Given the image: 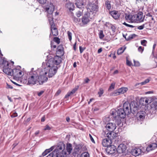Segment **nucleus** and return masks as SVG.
I'll use <instances>...</instances> for the list:
<instances>
[{
  "label": "nucleus",
  "instance_id": "nucleus-1",
  "mask_svg": "<svg viewBox=\"0 0 157 157\" xmlns=\"http://www.w3.org/2000/svg\"><path fill=\"white\" fill-rule=\"evenodd\" d=\"M61 62V57L57 56L46 60L42 63L43 68L39 69L36 71H30L28 83L34 85L39 82L40 85H42L47 81L48 76L52 77L55 75L58 69L57 65Z\"/></svg>",
  "mask_w": 157,
  "mask_h": 157
},
{
  "label": "nucleus",
  "instance_id": "nucleus-2",
  "mask_svg": "<svg viewBox=\"0 0 157 157\" xmlns=\"http://www.w3.org/2000/svg\"><path fill=\"white\" fill-rule=\"evenodd\" d=\"M65 145L62 142H60L55 149L51 153L49 154L47 157H59L63 156L66 155V152L64 151Z\"/></svg>",
  "mask_w": 157,
  "mask_h": 157
},
{
  "label": "nucleus",
  "instance_id": "nucleus-3",
  "mask_svg": "<svg viewBox=\"0 0 157 157\" xmlns=\"http://www.w3.org/2000/svg\"><path fill=\"white\" fill-rule=\"evenodd\" d=\"M145 16L143 13L140 12L133 15L130 14H125V18L126 20L132 22L141 23L144 21Z\"/></svg>",
  "mask_w": 157,
  "mask_h": 157
},
{
  "label": "nucleus",
  "instance_id": "nucleus-4",
  "mask_svg": "<svg viewBox=\"0 0 157 157\" xmlns=\"http://www.w3.org/2000/svg\"><path fill=\"white\" fill-rule=\"evenodd\" d=\"M1 67L2 68L4 72L8 75L12 76L13 73L12 72L13 70L11 68V66L6 59H3L2 62Z\"/></svg>",
  "mask_w": 157,
  "mask_h": 157
},
{
  "label": "nucleus",
  "instance_id": "nucleus-5",
  "mask_svg": "<svg viewBox=\"0 0 157 157\" xmlns=\"http://www.w3.org/2000/svg\"><path fill=\"white\" fill-rule=\"evenodd\" d=\"M112 115L115 118H117V117L124 118L125 117L126 115L127 114L126 112H125V110L121 108L117 109L116 112L112 111Z\"/></svg>",
  "mask_w": 157,
  "mask_h": 157
},
{
  "label": "nucleus",
  "instance_id": "nucleus-6",
  "mask_svg": "<svg viewBox=\"0 0 157 157\" xmlns=\"http://www.w3.org/2000/svg\"><path fill=\"white\" fill-rule=\"evenodd\" d=\"M94 17V15L92 16L90 13L85 14L82 18V26H84L87 24L90 21V19H93Z\"/></svg>",
  "mask_w": 157,
  "mask_h": 157
},
{
  "label": "nucleus",
  "instance_id": "nucleus-7",
  "mask_svg": "<svg viewBox=\"0 0 157 157\" xmlns=\"http://www.w3.org/2000/svg\"><path fill=\"white\" fill-rule=\"evenodd\" d=\"M88 10L92 13H91V15L92 16H93V15L94 14L95 16V13L98 10V6L97 5V3L90 4L88 7Z\"/></svg>",
  "mask_w": 157,
  "mask_h": 157
},
{
  "label": "nucleus",
  "instance_id": "nucleus-8",
  "mask_svg": "<svg viewBox=\"0 0 157 157\" xmlns=\"http://www.w3.org/2000/svg\"><path fill=\"white\" fill-rule=\"evenodd\" d=\"M106 151L108 154L114 156L117 153V148L114 145H110L107 147Z\"/></svg>",
  "mask_w": 157,
  "mask_h": 157
},
{
  "label": "nucleus",
  "instance_id": "nucleus-9",
  "mask_svg": "<svg viewBox=\"0 0 157 157\" xmlns=\"http://www.w3.org/2000/svg\"><path fill=\"white\" fill-rule=\"evenodd\" d=\"M49 24L51 27V31L52 35L54 36H56L58 34L57 29L55 27V24L54 23L53 20L51 18L49 20Z\"/></svg>",
  "mask_w": 157,
  "mask_h": 157
},
{
  "label": "nucleus",
  "instance_id": "nucleus-10",
  "mask_svg": "<svg viewBox=\"0 0 157 157\" xmlns=\"http://www.w3.org/2000/svg\"><path fill=\"white\" fill-rule=\"evenodd\" d=\"M153 101V99L151 97L142 98L140 100V103L143 105H146Z\"/></svg>",
  "mask_w": 157,
  "mask_h": 157
},
{
  "label": "nucleus",
  "instance_id": "nucleus-11",
  "mask_svg": "<svg viewBox=\"0 0 157 157\" xmlns=\"http://www.w3.org/2000/svg\"><path fill=\"white\" fill-rule=\"evenodd\" d=\"M21 68L20 66H18L17 68H15L12 70V76L13 75L17 78L21 77L22 76V71L20 69Z\"/></svg>",
  "mask_w": 157,
  "mask_h": 157
},
{
  "label": "nucleus",
  "instance_id": "nucleus-12",
  "mask_svg": "<svg viewBox=\"0 0 157 157\" xmlns=\"http://www.w3.org/2000/svg\"><path fill=\"white\" fill-rule=\"evenodd\" d=\"M54 9V6L52 4H51L49 6L46 7V11L47 12L48 14V21L51 17L53 20L52 17V13Z\"/></svg>",
  "mask_w": 157,
  "mask_h": 157
},
{
  "label": "nucleus",
  "instance_id": "nucleus-13",
  "mask_svg": "<svg viewBox=\"0 0 157 157\" xmlns=\"http://www.w3.org/2000/svg\"><path fill=\"white\" fill-rule=\"evenodd\" d=\"M128 90V89L126 87L121 88L118 89L117 90L115 91L112 95L113 96L118 95L125 93Z\"/></svg>",
  "mask_w": 157,
  "mask_h": 157
},
{
  "label": "nucleus",
  "instance_id": "nucleus-14",
  "mask_svg": "<svg viewBox=\"0 0 157 157\" xmlns=\"http://www.w3.org/2000/svg\"><path fill=\"white\" fill-rule=\"evenodd\" d=\"M109 132L113 131L116 128V124L113 123H109L105 126Z\"/></svg>",
  "mask_w": 157,
  "mask_h": 157
},
{
  "label": "nucleus",
  "instance_id": "nucleus-15",
  "mask_svg": "<svg viewBox=\"0 0 157 157\" xmlns=\"http://www.w3.org/2000/svg\"><path fill=\"white\" fill-rule=\"evenodd\" d=\"M130 107L131 104H130L128 102H126L124 103L123 109L125 110V112H126L127 115L129 114L131 112Z\"/></svg>",
  "mask_w": 157,
  "mask_h": 157
},
{
  "label": "nucleus",
  "instance_id": "nucleus-16",
  "mask_svg": "<svg viewBox=\"0 0 157 157\" xmlns=\"http://www.w3.org/2000/svg\"><path fill=\"white\" fill-rule=\"evenodd\" d=\"M126 149V146L124 144H121L117 149V152L119 154L124 153Z\"/></svg>",
  "mask_w": 157,
  "mask_h": 157
},
{
  "label": "nucleus",
  "instance_id": "nucleus-17",
  "mask_svg": "<svg viewBox=\"0 0 157 157\" xmlns=\"http://www.w3.org/2000/svg\"><path fill=\"white\" fill-rule=\"evenodd\" d=\"M82 147L81 145H77L75 146L74 149V152L73 153L74 155L75 156L76 155H79L80 154L81 152L82 148Z\"/></svg>",
  "mask_w": 157,
  "mask_h": 157
},
{
  "label": "nucleus",
  "instance_id": "nucleus-18",
  "mask_svg": "<svg viewBox=\"0 0 157 157\" xmlns=\"http://www.w3.org/2000/svg\"><path fill=\"white\" fill-rule=\"evenodd\" d=\"M142 152L141 148H139L132 149L131 151L132 154L135 156H138Z\"/></svg>",
  "mask_w": 157,
  "mask_h": 157
},
{
  "label": "nucleus",
  "instance_id": "nucleus-19",
  "mask_svg": "<svg viewBox=\"0 0 157 157\" xmlns=\"http://www.w3.org/2000/svg\"><path fill=\"white\" fill-rule=\"evenodd\" d=\"M117 136V135L116 133L113 131H109L106 134V136L111 141L115 139Z\"/></svg>",
  "mask_w": 157,
  "mask_h": 157
},
{
  "label": "nucleus",
  "instance_id": "nucleus-20",
  "mask_svg": "<svg viewBox=\"0 0 157 157\" xmlns=\"http://www.w3.org/2000/svg\"><path fill=\"white\" fill-rule=\"evenodd\" d=\"M112 143V141L108 138L104 139L102 142V144L104 147H108Z\"/></svg>",
  "mask_w": 157,
  "mask_h": 157
},
{
  "label": "nucleus",
  "instance_id": "nucleus-21",
  "mask_svg": "<svg viewBox=\"0 0 157 157\" xmlns=\"http://www.w3.org/2000/svg\"><path fill=\"white\" fill-rule=\"evenodd\" d=\"M110 14L115 19H118L120 16V13L116 11H112L110 12Z\"/></svg>",
  "mask_w": 157,
  "mask_h": 157
},
{
  "label": "nucleus",
  "instance_id": "nucleus-22",
  "mask_svg": "<svg viewBox=\"0 0 157 157\" xmlns=\"http://www.w3.org/2000/svg\"><path fill=\"white\" fill-rule=\"evenodd\" d=\"M157 147V144L155 143H152L149 145L147 147V151H149L154 149Z\"/></svg>",
  "mask_w": 157,
  "mask_h": 157
},
{
  "label": "nucleus",
  "instance_id": "nucleus-23",
  "mask_svg": "<svg viewBox=\"0 0 157 157\" xmlns=\"http://www.w3.org/2000/svg\"><path fill=\"white\" fill-rule=\"evenodd\" d=\"M57 53L60 56H62L64 54L63 48L62 45H59L57 48Z\"/></svg>",
  "mask_w": 157,
  "mask_h": 157
},
{
  "label": "nucleus",
  "instance_id": "nucleus-24",
  "mask_svg": "<svg viewBox=\"0 0 157 157\" xmlns=\"http://www.w3.org/2000/svg\"><path fill=\"white\" fill-rule=\"evenodd\" d=\"M65 6L68 8L70 11H73L75 7L74 4L70 2H68L66 3L65 5Z\"/></svg>",
  "mask_w": 157,
  "mask_h": 157
},
{
  "label": "nucleus",
  "instance_id": "nucleus-25",
  "mask_svg": "<svg viewBox=\"0 0 157 157\" xmlns=\"http://www.w3.org/2000/svg\"><path fill=\"white\" fill-rule=\"evenodd\" d=\"M75 5L77 7L79 8H81L84 5L82 0H75Z\"/></svg>",
  "mask_w": 157,
  "mask_h": 157
},
{
  "label": "nucleus",
  "instance_id": "nucleus-26",
  "mask_svg": "<svg viewBox=\"0 0 157 157\" xmlns=\"http://www.w3.org/2000/svg\"><path fill=\"white\" fill-rule=\"evenodd\" d=\"M78 88V87H75L71 91L68 92L65 96L66 98H68L70 95L73 94L77 90Z\"/></svg>",
  "mask_w": 157,
  "mask_h": 157
},
{
  "label": "nucleus",
  "instance_id": "nucleus-27",
  "mask_svg": "<svg viewBox=\"0 0 157 157\" xmlns=\"http://www.w3.org/2000/svg\"><path fill=\"white\" fill-rule=\"evenodd\" d=\"M131 112L132 111L135 112L138 109V105L137 103L135 104L134 103L133 104H131Z\"/></svg>",
  "mask_w": 157,
  "mask_h": 157
},
{
  "label": "nucleus",
  "instance_id": "nucleus-28",
  "mask_svg": "<svg viewBox=\"0 0 157 157\" xmlns=\"http://www.w3.org/2000/svg\"><path fill=\"white\" fill-rule=\"evenodd\" d=\"M55 148V146H52L51 148L49 149H46L44 151L42 154V155H41V157H43L46 155H47L48 153L50 152L51 151H52L54 148Z\"/></svg>",
  "mask_w": 157,
  "mask_h": 157
},
{
  "label": "nucleus",
  "instance_id": "nucleus-29",
  "mask_svg": "<svg viewBox=\"0 0 157 157\" xmlns=\"http://www.w3.org/2000/svg\"><path fill=\"white\" fill-rule=\"evenodd\" d=\"M72 149V145L70 144H67L66 150L68 154H70Z\"/></svg>",
  "mask_w": 157,
  "mask_h": 157
},
{
  "label": "nucleus",
  "instance_id": "nucleus-30",
  "mask_svg": "<svg viewBox=\"0 0 157 157\" xmlns=\"http://www.w3.org/2000/svg\"><path fill=\"white\" fill-rule=\"evenodd\" d=\"M151 109L156 110L157 109V101H154L152 103L151 105Z\"/></svg>",
  "mask_w": 157,
  "mask_h": 157
},
{
  "label": "nucleus",
  "instance_id": "nucleus-31",
  "mask_svg": "<svg viewBox=\"0 0 157 157\" xmlns=\"http://www.w3.org/2000/svg\"><path fill=\"white\" fill-rule=\"evenodd\" d=\"M126 49L125 47H121L117 51V54L118 55H120L122 53L125 49Z\"/></svg>",
  "mask_w": 157,
  "mask_h": 157
},
{
  "label": "nucleus",
  "instance_id": "nucleus-32",
  "mask_svg": "<svg viewBox=\"0 0 157 157\" xmlns=\"http://www.w3.org/2000/svg\"><path fill=\"white\" fill-rule=\"evenodd\" d=\"M149 82V80L148 79H147L144 81L143 82H142L140 83H136V86L137 85H144L147 83H148Z\"/></svg>",
  "mask_w": 157,
  "mask_h": 157
},
{
  "label": "nucleus",
  "instance_id": "nucleus-33",
  "mask_svg": "<svg viewBox=\"0 0 157 157\" xmlns=\"http://www.w3.org/2000/svg\"><path fill=\"white\" fill-rule=\"evenodd\" d=\"M72 19L74 22L75 23H78L80 21V19L77 18L75 16H73L72 17Z\"/></svg>",
  "mask_w": 157,
  "mask_h": 157
},
{
  "label": "nucleus",
  "instance_id": "nucleus-34",
  "mask_svg": "<svg viewBox=\"0 0 157 157\" xmlns=\"http://www.w3.org/2000/svg\"><path fill=\"white\" fill-rule=\"evenodd\" d=\"M99 38L101 39L104 37V35L103 33V31L102 30H100L98 34Z\"/></svg>",
  "mask_w": 157,
  "mask_h": 157
},
{
  "label": "nucleus",
  "instance_id": "nucleus-35",
  "mask_svg": "<svg viewBox=\"0 0 157 157\" xmlns=\"http://www.w3.org/2000/svg\"><path fill=\"white\" fill-rule=\"evenodd\" d=\"M104 93V90L102 88H100L99 89V91L98 92L99 96L101 97Z\"/></svg>",
  "mask_w": 157,
  "mask_h": 157
},
{
  "label": "nucleus",
  "instance_id": "nucleus-36",
  "mask_svg": "<svg viewBox=\"0 0 157 157\" xmlns=\"http://www.w3.org/2000/svg\"><path fill=\"white\" fill-rule=\"evenodd\" d=\"M81 157H89V155L88 152H85L82 154Z\"/></svg>",
  "mask_w": 157,
  "mask_h": 157
},
{
  "label": "nucleus",
  "instance_id": "nucleus-37",
  "mask_svg": "<svg viewBox=\"0 0 157 157\" xmlns=\"http://www.w3.org/2000/svg\"><path fill=\"white\" fill-rule=\"evenodd\" d=\"M67 34L68 38L70 41H71L72 39V33L70 32V31H68L67 32Z\"/></svg>",
  "mask_w": 157,
  "mask_h": 157
},
{
  "label": "nucleus",
  "instance_id": "nucleus-38",
  "mask_svg": "<svg viewBox=\"0 0 157 157\" xmlns=\"http://www.w3.org/2000/svg\"><path fill=\"white\" fill-rule=\"evenodd\" d=\"M106 7L109 10L111 9V6L110 2L109 1L106 2L105 3Z\"/></svg>",
  "mask_w": 157,
  "mask_h": 157
},
{
  "label": "nucleus",
  "instance_id": "nucleus-39",
  "mask_svg": "<svg viewBox=\"0 0 157 157\" xmlns=\"http://www.w3.org/2000/svg\"><path fill=\"white\" fill-rule=\"evenodd\" d=\"M40 4H44L46 2L47 0H36Z\"/></svg>",
  "mask_w": 157,
  "mask_h": 157
},
{
  "label": "nucleus",
  "instance_id": "nucleus-40",
  "mask_svg": "<svg viewBox=\"0 0 157 157\" xmlns=\"http://www.w3.org/2000/svg\"><path fill=\"white\" fill-rule=\"evenodd\" d=\"M141 43L142 45L144 46H146L147 41L145 40H141Z\"/></svg>",
  "mask_w": 157,
  "mask_h": 157
},
{
  "label": "nucleus",
  "instance_id": "nucleus-41",
  "mask_svg": "<svg viewBox=\"0 0 157 157\" xmlns=\"http://www.w3.org/2000/svg\"><path fill=\"white\" fill-rule=\"evenodd\" d=\"M53 40L57 44H59L60 43L59 39L57 37H54V38Z\"/></svg>",
  "mask_w": 157,
  "mask_h": 157
},
{
  "label": "nucleus",
  "instance_id": "nucleus-42",
  "mask_svg": "<svg viewBox=\"0 0 157 157\" xmlns=\"http://www.w3.org/2000/svg\"><path fill=\"white\" fill-rule=\"evenodd\" d=\"M138 50L139 52L142 53L144 51V48L141 46H140L138 48Z\"/></svg>",
  "mask_w": 157,
  "mask_h": 157
},
{
  "label": "nucleus",
  "instance_id": "nucleus-43",
  "mask_svg": "<svg viewBox=\"0 0 157 157\" xmlns=\"http://www.w3.org/2000/svg\"><path fill=\"white\" fill-rule=\"evenodd\" d=\"M115 83H112L111 85L110 86L109 89V90H111V89H113L114 88V86H115Z\"/></svg>",
  "mask_w": 157,
  "mask_h": 157
},
{
  "label": "nucleus",
  "instance_id": "nucleus-44",
  "mask_svg": "<svg viewBox=\"0 0 157 157\" xmlns=\"http://www.w3.org/2000/svg\"><path fill=\"white\" fill-rule=\"evenodd\" d=\"M82 13L80 11H78L76 12V15L77 17H79L82 15Z\"/></svg>",
  "mask_w": 157,
  "mask_h": 157
},
{
  "label": "nucleus",
  "instance_id": "nucleus-45",
  "mask_svg": "<svg viewBox=\"0 0 157 157\" xmlns=\"http://www.w3.org/2000/svg\"><path fill=\"white\" fill-rule=\"evenodd\" d=\"M134 66H139L140 65V63L138 61H135L134 60Z\"/></svg>",
  "mask_w": 157,
  "mask_h": 157
},
{
  "label": "nucleus",
  "instance_id": "nucleus-46",
  "mask_svg": "<svg viewBox=\"0 0 157 157\" xmlns=\"http://www.w3.org/2000/svg\"><path fill=\"white\" fill-rule=\"evenodd\" d=\"M123 25H125L126 26H127V27H129L134 28V26H133L132 25L128 24L126 23L125 22H124V23H123Z\"/></svg>",
  "mask_w": 157,
  "mask_h": 157
},
{
  "label": "nucleus",
  "instance_id": "nucleus-47",
  "mask_svg": "<svg viewBox=\"0 0 157 157\" xmlns=\"http://www.w3.org/2000/svg\"><path fill=\"white\" fill-rule=\"evenodd\" d=\"M136 36V34H133L132 35H129V37L130 39H132L135 38Z\"/></svg>",
  "mask_w": 157,
  "mask_h": 157
},
{
  "label": "nucleus",
  "instance_id": "nucleus-48",
  "mask_svg": "<svg viewBox=\"0 0 157 157\" xmlns=\"http://www.w3.org/2000/svg\"><path fill=\"white\" fill-rule=\"evenodd\" d=\"M145 24H143L142 25L139 26L137 28L139 30H142L143 29L144 27Z\"/></svg>",
  "mask_w": 157,
  "mask_h": 157
},
{
  "label": "nucleus",
  "instance_id": "nucleus-49",
  "mask_svg": "<svg viewBox=\"0 0 157 157\" xmlns=\"http://www.w3.org/2000/svg\"><path fill=\"white\" fill-rule=\"evenodd\" d=\"M126 64L127 65L129 66H131L132 65V63L130 61H129L128 59H127L126 60Z\"/></svg>",
  "mask_w": 157,
  "mask_h": 157
},
{
  "label": "nucleus",
  "instance_id": "nucleus-50",
  "mask_svg": "<svg viewBox=\"0 0 157 157\" xmlns=\"http://www.w3.org/2000/svg\"><path fill=\"white\" fill-rule=\"evenodd\" d=\"M17 116V114L15 112V113H13V114H12L11 115V117H12V118H14V117H16Z\"/></svg>",
  "mask_w": 157,
  "mask_h": 157
},
{
  "label": "nucleus",
  "instance_id": "nucleus-51",
  "mask_svg": "<svg viewBox=\"0 0 157 157\" xmlns=\"http://www.w3.org/2000/svg\"><path fill=\"white\" fill-rule=\"evenodd\" d=\"M51 129V128L48 125H46L45 128L44 129V130H50Z\"/></svg>",
  "mask_w": 157,
  "mask_h": 157
},
{
  "label": "nucleus",
  "instance_id": "nucleus-52",
  "mask_svg": "<svg viewBox=\"0 0 157 157\" xmlns=\"http://www.w3.org/2000/svg\"><path fill=\"white\" fill-rule=\"evenodd\" d=\"M89 136H90V140H91V141L94 143H95V141H94V139L93 138L92 136L90 134H89Z\"/></svg>",
  "mask_w": 157,
  "mask_h": 157
},
{
  "label": "nucleus",
  "instance_id": "nucleus-53",
  "mask_svg": "<svg viewBox=\"0 0 157 157\" xmlns=\"http://www.w3.org/2000/svg\"><path fill=\"white\" fill-rule=\"evenodd\" d=\"M156 44H154L153 45V51H152V54H154V50H155V47H156Z\"/></svg>",
  "mask_w": 157,
  "mask_h": 157
},
{
  "label": "nucleus",
  "instance_id": "nucleus-54",
  "mask_svg": "<svg viewBox=\"0 0 157 157\" xmlns=\"http://www.w3.org/2000/svg\"><path fill=\"white\" fill-rule=\"evenodd\" d=\"M44 93V91H41L39 92L38 93V96H40Z\"/></svg>",
  "mask_w": 157,
  "mask_h": 157
},
{
  "label": "nucleus",
  "instance_id": "nucleus-55",
  "mask_svg": "<svg viewBox=\"0 0 157 157\" xmlns=\"http://www.w3.org/2000/svg\"><path fill=\"white\" fill-rule=\"evenodd\" d=\"M79 50H80V53H82V52H83V51H84V49L81 46L79 47Z\"/></svg>",
  "mask_w": 157,
  "mask_h": 157
},
{
  "label": "nucleus",
  "instance_id": "nucleus-56",
  "mask_svg": "<svg viewBox=\"0 0 157 157\" xmlns=\"http://www.w3.org/2000/svg\"><path fill=\"white\" fill-rule=\"evenodd\" d=\"M7 88H10V89H12L13 88V86L10 85H9L8 84H7Z\"/></svg>",
  "mask_w": 157,
  "mask_h": 157
},
{
  "label": "nucleus",
  "instance_id": "nucleus-57",
  "mask_svg": "<svg viewBox=\"0 0 157 157\" xmlns=\"http://www.w3.org/2000/svg\"><path fill=\"white\" fill-rule=\"evenodd\" d=\"M92 109L94 111H98L99 109V108L97 107H95L94 108H93Z\"/></svg>",
  "mask_w": 157,
  "mask_h": 157
},
{
  "label": "nucleus",
  "instance_id": "nucleus-58",
  "mask_svg": "<svg viewBox=\"0 0 157 157\" xmlns=\"http://www.w3.org/2000/svg\"><path fill=\"white\" fill-rule=\"evenodd\" d=\"M102 51V48H101L99 49L98 51V53H100Z\"/></svg>",
  "mask_w": 157,
  "mask_h": 157
},
{
  "label": "nucleus",
  "instance_id": "nucleus-59",
  "mask_svg": "<svg viewBox=\"0 0 157 157\" xmlns=\"http://www.w3.org/2000/svg\"><path fill=\"white\" fill-rule=\"evenodd\" d=\"M139 117L140 119H143L144 118V117L142 115H140L139 116Z\"/></svg>",
  "mask_w": 157,
  "mask_h": 157
},
{
  "label": "nucleus",
  "instance_id": "nucleus-60",
  "mask_svg": "<svg viewBox=\"0 0 157 157\" xmlns=\"http://www.w3.org/2000/svg\"><path fill=\"white\" fill-rule=\"evenodd\" d=\"M45 121V117L44 116L41 119V121L42 122H44Z\"/></svg>",
  "mask_w": 157,
  "mask_h": 157
},
{
  "label": "nucleus",
  "instance_id": "nucleus-61",
  "mask_svg": "<svg viewBox=\"0 0 157 157\" xmlns=\"http://www.w3.org/2000/svg\"><path fill=\"white\" fill-rule=\"evenodd\" d=\"M89 81V79L88 78H86L85 80V81L86 83L88 82Z\"/></svg>",
  "mask_w": 157,
  "mask_h": 157
},
{
  "label": "nucleus",
  "instance_id": "nucleus-62",
  "mask_svg": "<svg viewBox=\"0 0 157 157\" xmlns=\"http://www.w3.org/2000/svg\"><path fill=\"white\" fill-rule=\"evenodd\" d=\"M66 120L67 121V122H69L70 121V118L69 117H66Z\"/></svg>",
  "mask_w": 157,
  "mask_h": 157
},
{
  "label": "nucleus",
  "instance_id": "nucleus-63",
  "mask_svg": "<svg viewBox=\"0 0 157 157\" xmlns=\"http://www.w3.org/2000/svg\"><path fill=\"white\" fill-rule=\"evenodd\" d=\"M147 16L148 17H152V15H151L150 13H148L147 14Z\"/></svg>",
  "mask_w": 157,
  "mask_h": 157
},
{
  "label": "nucleus",
  "instance_id": "nucleus-64",
  "mask_svg": "<svg viewBox=\"0 0 157 157\" xmlns=\"http://www.w3.org/2000/svg\"><path fill=\"white\" fill-rule=\"evenodd\" d=\"M93 100H94L93 98L90 99V101L88 102V104H89Z\"/></svg>",
  "mask_w": 157,
  "mask_h": 157
}]
</instances>
